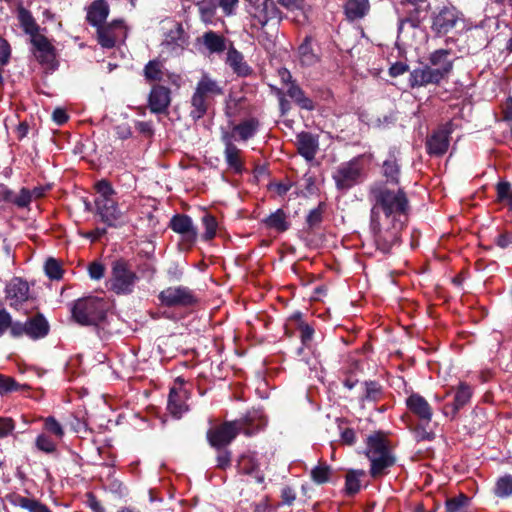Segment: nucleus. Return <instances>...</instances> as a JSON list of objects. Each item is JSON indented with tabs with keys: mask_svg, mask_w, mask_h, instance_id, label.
I'll return each instance as SVG.
<instances>
[{
	"mask_svg": "<svg viewBox=\"0 0 512 512\" xmlns=\"http://www.w3.org/2000/svg\"><path fill=\"white\" fill-rule=\"evenodd\" d=\"M373 201L370 215V228L378 250L389 253L398 243L400 233L410 210L409 200L401 188L392 190L385 185L370 189Z\"/></svg>",
	"mask_w": 512,
	"mask_h": 512,
	"instance_id": "1",
	"label": "nucleus"
},
{
	"mask_svg": "<svg viewBox=\"0 0 512 512\" xmlns=\"http://www.w3.org/2000/svg\"><path fill=\"white\" fill-rule=\"evenodd\" d=\"M264 423L257 412H248L243 418L234 421H225L207 431V440L215 449L227 448L239 433L247 436L255 434Z\"/></svg>",
	"mask_w": 512,
	"mask_h": 512,
	"instance_id": "2",
	"label": "nucleus"
},
{
	"mask_svg": "<svg viewBox=\"0 0 512 512\" xmlns=\"http://www.w3.org/2000/svg\"><path fill=\"white\" fill-rule=\"evenodd\" d=\"M365 454L371 462L370 475L374 479L385 475L386 470L395 464V457L391 454L387 439L382 432H375L368 436Z\"/></svg>",
	"mask_w": 512,
	"mask_h": 512,
	"instance_id": "3",
	"label": "nucleus"
},
{
	"mask_svg": "<svg viewBox=\"0 0 512 512\" xmlns=\"http://www.w3.org/2000/svg\"><path fill=\"white\" fill-rule=\"evenodd\" d=\"M108 308L105 299L89 296L75 301L71 314L73 320L82 326H97L105 320Z\"/></svg>",
	"mask_w": 512,
	"mask_h": 512,
	"instance_id": "4",
	"label": "nucleus"
},
{
	"mask_svg": "<svg viewBox=\"0 0 512 512\" xmlns=\"http://www.w3.org/2000/svg\"><path fill=\"white\" fill-rule=\"evenodd\" d=\"M94 188L98 193L95 199L96 213L101 221L110 227H115L122 217V212L114 199L116 194L111 183L102 179L95 183Z\"/></svg>",
	"mask_w": 512,
	"mask_h": 512,
	"instance_id": "5",
	"label": "nucleus"
},
{
	"mask_svg": "<svg viewBox=\"0 0 512 512\" xmlns=\"http://www.w3.org/2000/svg\"><path fill=\"white\" fill-rule=\"evenodd\" d=\"M224 94L223 87L218 81L212 79L209 75L204 74L198 81L195 91L191 97V117L199 119L203 117L213 100L217 96Z\"/></svg>",
	"mask_w": 512,
	"mask_h": 512,
	"instance_id": "6",
	"label": "nucleus"
},
{
	"mask_svg": "<svg viewBox=\"0 0 512 512\" xmlns=\"http://www.w3.org/2000/svg\"><path fill=\"white\" fill-rule=\"evenodd\" d=\"M137 280L138 276L127 260L119 258L112 262L110 289L113 292L118 295L130 294Z\"/></svg>",
	"mask_w": 512,
	"mask_h": 512,
	"instance_id": "7",
	"label": "nucleus"
},
{
	"mask_svg": "<svg viewBox=\"0 0 512 512\" xmlns=\"http://www.w3.org/2000/svg\"><path fill=\"white\" fill-rule=\"evenodd\" d=\"M362 171L363 167L360 162V157H355L348 162L342 163L332 176L336 188L340 191L351 189L360 182Z\"/></svg>",
	"mask_w": 512,
	"mask_h": 512,
	"instance_id": "8",
	"label": "nucleus"
},
{
	"mask_svg": "<svg viewBox=\"0 0 512 512\" xmlns=\"http://www.w3.org/2000/svg\"><path fill=\"white\" fill-rule=\"evenodd\" d=\"M50 325L43 314L37 313L28 318L26 322L16 321L12 326L11 335L13 337L28 336L32 340H38L49 334Z\"/></svg>",
	"mask_w": 512,
	"mask_h": 512,
	"instance_id": "9",
	"label": "nucleus"
},
{
	"mask_svg": "<svg viewBox=\"0 0 512 512\" xmlns=\"http://www.w3.org/2000/svg\"><path fill=\"white\" fill-rule=\"evenodd\" d=\"M158 299L165 307H190L198 303L193 290L186 286H171L162 290Z\"/></svg>",
	"mask_w": 512,
	"mask_h": 512,
	"instance_id": "10",
	"label": "nucleus"
},
{
	"mask_svg": "<svg viewBox=\"0 0 512 512\" xmlns=\"http://www.w3.org/2000/svg\"><path fill=\"white\" fill-rule=\"evenodd\" d=\"M252 18L251 27L263 28L270 21L276 20L277 24L282 20V12L273 0H264L261 4L254 5L250 11Z\"/></svg>",
	"mask_w": 512,
	"mask_h": 512,
	"instance_id": "11",
	"label": "nucleus"
},
{
	"mask_svg": "<svg viewBox=\"0 0 512 512\" xmlns=\"http://www.w3.org/2000/svg\"><path fill=\"white\" fill-rule=\"evenodd\" d=\"M30 42L33 46V54L37 61L41 65L46 66L51 70H55L58 67L56 49L49 39L45 35L40 34L35 38L30 39Z\"/></svg>",
	"mask_w": 512,
	"mask_h": 512,
	"instance_id": "12",
	"label": "nucleus"
},
{
	"mask_svg": "<svg viewBox=\"0 0 512 512\" xmlns=\"http://www.w3.org/2000/svg\"><path fill=\"white\" fill-rule=\"evenodd\" d=\"M458 19V11L454 7L443 6L434 13L431 29L437 35H445L456 26Z\"/></svg>",
	"mask_w": 512,
	"mask_h": 512,
	"instance_id": "13",
	"label": "nucleus"
},
{
	"mask_svg": "<svg viewBox=\"0 0 512 512\" xmlns=\"http://www.w3.org/2000/svg\"><path fill=\"white\" fill-rule=\"evenodd\" d=\"M472 397V388L465 382H460L456 388L454 400L452 403H447L442 408V413L450 420H455L458 412L465 407Z\"/></svg>",
	"mask_w": 512,
	"mask_h": 512,
	"instance_id": "14",
	"label": "nucleus"
},
{
	"mask_svg": "<svg viewBox=\"0 0 512 512\" xmlns=\"http://www.w3.org/2000/svg\"><path fill=\"white\" fill-rule=\"evenodd\" d=\"M407 409L420 423L429 424L432 420L433 409L428 401L418 393H412L406 399Z\"/></svg>",
	"mask_w": 512,
	"mask_h": 512,
	"instance_id": "15",
	"label": "nucleus"
},
{
	"mask_svg": "<svg viewBox=\"0 0 512 512\" xmlns=\"http://www.w3.org/2000/svg\"><path fill=\"white\" fill-rule=\"evenodd\" d=\"M450 130H431L427 133L425 146L427 153L431 156L444 155L450 145Z\"/></svg>",
	"mask_w": 512,
	"mask_h": 512,
	"instance_id": "16",
	"label": "nucleus"
},
{
	"mask_svg": "<svg viewBox=\"0 0 512 512\" xmlns=\"http://www.w3.org/2000/svg\"><path fill=\"white\" fill-rule=\"evenodd\" d=\"M443 80L439 70H433L429 65H422L410 72L409 83L412 88L439 84Z\"/></svg>",
	"mask_w": 512,
	"mask_h": 512,
	"instance_id": "17",
	"label": "nucleus"
},
{
	"mask_svg": "<svg viewBox=\"0 0 512 512\" xmlns=\"http://www.w3.org/2000/svg\"><path fill=\"white\" fill-rule=\"evenodd\" d=\"M221 139L225 145L224 156L228 169L235 174H242L245 166L241 149L232 143L231 138H228L227 135H222Z\"/></svg>",
	"mask_w": 512,
	"mask_h": 512,
	"instance_id": "18",
	"label": "nucleus"
},
{
	"mask_svg": "<svg viewBox=\"0 0 512 512\" xmlns=\"http://www.w3.org/2000/svg\"><path fill=\"white\" fill-rule=\"evenodd\" d=\"M6 299L11 307H18L29 299V285L21 278H13L6 286Z\"/></svg>",
	"mask_w": 512,
	"mask_h": 512,
	"instance_id": "19",
	"label": "nucleus"
},
{
	"mask_svg": "<svg viewBox=\"0 0 512 512\" xmlns=\"http://www.w3.org/2000/svg\"><path fill=\"white\" fill-rule=\"evenodd\" d=\"M319 149L318 135L302 131L297 135L298 153L308 162L314 160Z\"/></svg>",
	"mask_w": 512,
	"mask_h": 512,
	"instance_id": "20",
	"label": "nucleus"
},
{
	"mask_svg": "<svg viewBox=\"0 0 512 512\" xmlns=\"http://www.w3.org/2000/svg\"><path fill=\"white\" fill-rule=\"evenodd\" d=\"M169 227L176 233L181 234L185 239L194 243L197 239V229L194 227L191 217L185 214H176L171 220Z\"/></svg>",
	"mask_w": 512,
	"mask_h": 512,
	"instance_id": "21",
	"label": "nucleus"
},
{
	"mask_svg": "<svg viewBox=\"0 0 512 512\" xmlns=\"http://www.w3.org/2000/svg\"><path fill=\"white\" fill-rule=\"evenodd\" d=\"M187 399L188 392L186 389H177L175 387L171 388L168 397L167 409L174 418L179 419L188 411V405L186 404Z\"/></svg>",
	"mask_w": 512,
	"mask_h": 512,
	"instance_id": "22",
	"label": "nucleus"
},
{
	"mask_svg": "<svg viewBox=\"0 0 512 512\" xmlns=\"http://www.w3.org/2000/svg\"><path fill=\"white\" fill-rule=\"evenodd\" d=\"M425 3V6L422 5L423 3L410 4L412 8L407 10L404 18L399 19V32L402 31L406 24H409L412 28L420 27L430 9V3L428 1Z\"/></svg>",
	"mask_w": 512,
	"mask_h": 512,
	"instance_id": "23",
	"label": "nucleus"
},
{
	"mask_svg": "<svg viewBox=\"0 0 512 512\" xmlns=\"http://www.w3.org/2000/svg\"><path fill=\"white\" fill-rule=\"evenodd\" d=\"M226 63L239 77H247L253 73V69L244 60L243 54L238 51L232 44L230 45L227 52Z\"/></svg>",
	"mask_w": 512,
	"mask_h": 512,
	"instance_id": "24",
	"label": "nucleus"
},
{
	"mask_svg": "<svg viewBox=\"0 0 512 512\" xmlns=\"http://www.w3.org/2000/svg\"><path fill=\"white\" fill-rule=\"evenodd\" d=\"M110 8L106 0H94L88 7L86 20L93 26L98 27L106 23Z\"/></svg>",
	"mask_w": 512,
	"mask_h": 512,
	"instance_id": "25",
	"label": "nucleus"
},
{
	"mask_svg": "<svg viewBox=\"0 0 512 512\" xmlns=\"http://www.w3.org/2000/svg\"><path fill=\"white\" fill-rule=\"evenodd\" d=\"M170 104V89L162 86L155 85L152 87L149 94V106L152 112H164Z\"/></svg>",
	"mask_w": 512,
	"mask_h": 512,
	"instance_id": "26",
	"label": "nucleus"
},
{
	"mask_svg": "<svg viewBox=\"0 0 512 512\" xmlns=\"http://www.w3.org/2000/svg\"><path fill=\"white\" fill-rule=\"evenodd\" d=\"M450 53L448 49H438L432 52L429 57L430 64L435 67L433 70H439L443 79L448 76L453 68V62L448 58Z\"/></svg>",
	"mask_w": 512,
	"mask_h": 512,
	"instance_id": "27",
	"label": "nucleus"
},
{
	"mask_svg": "<svg viewBox=\"0 0 512 512\" xmlns=\"http://www.w3.org/2000/svg\"><path fill=\"white\" fill-rule=\"evenodd\" d=\"M17 12L19 24L23 31L25 32V34L29 35L30 39H33L36 36L40 35V26L37 24L32 13L21 5L18 7Z\"/></svg>",
	"mask_w": 512,
	"mask_h": 512,
	"instance_id": "28",
	"label": "nucleus"
},
{
	"mask_svg": "<svg viewBox=\"0 0 512 512\" xmlns=\"http://www.w3.org/2000/svg\"><path fill=\"white\" fill-rule=\"evenodd\" d=\"M312 42V36L306 35L297 49L299 61L302 66L310 67L319 61V57L312 47Z\"/></svg>",
	"mask_w": 512,
	"mask_h": 512,
	"instance_id": "29",
	"label": "nucleus"
},
{
	"mask_svg": "<svg viewBox=\"0 0 512 512\" xmlns=\"http://www.w3.org/2000/svg\"><path fill=\"white\" fill-rule=\"evenodd\" d=\"M397 153L398 151L395 148L391 150L388 158L382 165L383 176L386 178L387 182L392 184L399 183L400 165L398 164Z\"/></svg>",
	"mask_w": 512,
	"mask_h": 512,
	"instance_id": "30",
	"label": "nucleus"
},
{
	"mask_svg": "<svg viewBox=\"0 0 512 512\" xmlns=\"http://www.w3.org/2000/svg\"><path fill=\"white\" fill-rule=\"evenodd\" d=\"M202 43L210 54H221L227 48L226 38L213 30H209L202 35Z\"/></svg>",
	"mask_w": 512,
	"mask_h": 512,
	"instance_id": "31",
	"label": "nucleus"
},
{
	"mask_svg": "<svg viewBox=\"0 0 512 512\" xmlns=\"http://www.w3.org/2000/svg\"><path fill=\"white\" fill-rule=\"evenodd\" d=\"M198 9L199 19L205 25L215 24L217 14V0H200L195 3Z\"/></svg>",
	"mask_w": 512,
	"mask_h": 512,
	"instance_id": "32",
	"label": "nucleus"
},
{
	"mask_svg": "<svg viewBox=\"0 0 512 512\" xmlns=\"http://www.w3.org/2000/svg\"><path fill=\"white\" fill-rule=\"evenodd\" d=\"M369 9V0H347L344 5V13L350 21L363 18L368 13Z\"/></svg>",
	"mask_w": 512,
	"mask_h": 512,
	"instance_id": "33",
	"label": "nucleus"
},
{
	"mask_svg": "<svg viewBox=\"0 0 512 512\" xmlns=\"http://www.w3.org/2000/svg\"><path fill=\"white\" fill-rule=\"evenodd\" d=\"M8 499L13 505L26 509L29 512H52L47 505L40 501L16 493L11 494Z\"/></svg>",
	"mask_w": 512,
	"mask_h": 512,
	"instance_id": "34",
	"label": "nucleus"
},
{
	"mask_svg": "<svg viewBox=\"0 0 512 512\" xmlns=\"http://www.w3.org/2000/svg\"><path fill=\"white\" fill-rule=\"evenodd\" d=\"M286 94L301 109L311 111L315 108L313 100L305 94L298 83H292V85L287 88Z\"/></svg>",
	"mask_w": 512,
	"mask_h": 512,
	"instance_id": "35",
	"label": "nucleus"
},
{
	"mask_svg": "<svg viewBox=\"0 0 512 512\" xmlns=\"http://www.w3.org/2000/svg\"><path fill=\"white\" fill-rule=\"evenodd\" d=\"M262 223L268 229H273L279 233L287 231L290 223L287 220V215L283 209H278L274 213L262 220Z\"/></svg>",
	"mask_w": 512,
	"mask_h": 512,
	"instance_id": "36",
	"label": "nucleus"
},
{
	"mask_svg": "<svg viewBox=\"0 0 512 512\" xmlns=\"http://www.w3.org/2000/svg\"><path fill=\"white\" fill-rule=\"evenodd\" d=\"M96 28L98 44L106 49L114 48L117 42L116 31L107 24H102Z\"/></svg>",
	"mask_w": 512,
	"mask_h": 512,
	"instance_id": "37",
	"label": "nucleus"
},
{
	"mask_svg": "<svg viewBox=\"0 0 512 512\" xmlns=\"http://www.w3.org/2000/svg\"><path fill=\"white\" fill-rule=\"evenodd\" d=\"M471 499L460 493L459 495L447 498L445 501V512H474L470 509Z\"/></svg>",
	"mask_w": 512,
	"mask_h": 512,
	"instance_id": "38",
	"label": "nucleus"
},
{
	"mask_svg": "<svg viewBox=\"0 0 512 512\" xmlns=\"http://www.w3.org/2000/svg\"><path fill=\"white\" fill-rule=\"evenodd\" d=\"M363 470H349L345 477V491L348 495H355L360 490V477L364 476Z\"/></svg>",
	"mask_w": 512,
	"mask_h": 512,
	"instance_id": "39",
	"label": "nucleus"
},
{
	"mask_svg": "<svg viewBox=\"0 0 512 512\" xmlns=\"http://www.w3.org/2000/svg\"><path fill=\"white\" fill-rule=\"evenodd\" d=\"M143 72L145 79L149 82L161 81L163 78L162 64L159 59L150 60Z\"/></svg>",
	"mask_w": 512,
	"mask_h": 512,
	"instance_id": "40",
	"label": "nucleus"
},
{
	"mask_svg": "<svg viewBox=\"0 0 512 512\" xmlns=\"http://www.w3.org/2000/svg\"><path fill=\"white\" fill-rule=\"evenodd\" d=\"M365 391L361 398L362 401L377 402L383 396L382 386L376 381H366L364 383Z\"/></svg>",
	"mask_w": 512,
	"mask_h": 512,
	"instance_id": "41",
	"label": "nucleus"
},
{
	"mask_svg": "<svg viewBox=\"0 0 512 512\" xmlns=\"http://www.w3.org/2000/svg\"><path fill=\"white\" fill-rule=\"evenodd\" d=\"M325 211V203L320 202L319 205L312 209L306 217V224L309 230H314L320 226L323 221Z\"/></svg>",
	"mask_w": 512,
	"mask_h": 512,
	"instance_id": "42",
	"label": "nucleus"
},
{
	"mask_svg": "<svg viewBox=\"0 0 512 512\" xmlns=\"http://www.w3.org/2000/svg\"><path fill=\"white\" fill-rule=\"evenodd\" d=\"M238 470L242 474L257 475L259 472V465L254 458L243 455L238 461Z\"/></svg>",
	"mask_w": 512,
	"mask_h": 512,
	"instance_id": "43",
	"label": "nucleus"
},
{
	"mask_svg": "<svg viewBox=\"0 0 512 512\" xmlns=\"http://www.w3.org/2000/svg\"><path fill=\"white\" fill-rule=\"evenodd\" d=\"M202 223L205 227V232L202 235V238L205 241H210L216 236L218 223L214 216L211 214H205L202 217Z\"/></svg>",
	"mask_w": 512,
	"mask_h": 512,
	"instance_id": "44",
	"label": "nucleus"
},
{
	"mask_svg": "<svg viewBox=\"0 0 512 512\" xmlns=\"http://www.w3.org/2000/svg\"><path fill=\"white\" fill-rule=\"evenodd\" d=\"M331 468L327 464H319L311 470V478L317 484H324L330 480Z\"/></svg>",
	"mask_w": 512,
	"mask_h": 512,
	"instance_id": "45",
	"label": "nucleus"
},
{
	"mask_svg": "<svg viewBox=\"0 0 512 512\" xmlns=\"http://www.w3.org/2000/svg\"><path fill=\"white\" fill-rule=\"evenodd\" d=\"M44 429L58 440H62L65 434L63 426L53 416L44 419Z\"/></svg>",
	"mask_w": 512,
	"mask_h": 512,
	"instance_id": "46",
	"label": "nucleus"
},
{
	"mask_svg": "<svg viewBox=\"0 0 512 512\" xmlns=\"http://www.w3.org/2000/svg\"><path fill=\"white\" fill-rule=\"evenodd\" d=\"M497 201H507L512 210V187L508 181H500L496 185Z\"/></svg>",
	"mask_w": 512,
	"mask_h": 512,
	"instance_id": "47",
	"label": "nucleus"
},
{
	"mask_svg": "<svg viewBox=\"0 0 512 512\" xmlns=\"http://www.w3.org/2000/svg\"><path fill=\"white\" fill-rule=\"evenodd\" d=\"M45 273L52 280H60L63 275V270L60 263L54 258H48L45 262Z\"/></svg>",
	"mask_w": 512,
	"mask_h": 512,
	"instance_id": "48",
	"label": "nucleus"
},
{
	"mask_svg": "<svg viewBox=\"0 0 512 512\" xmlns=\"http://www.w3.org/2000/svg\"><path fill=\"white\" fill-rule=\"evenodd\" d=\"M495 494L498 497H507L512 494V476L506 475L497 481Z\"/></svg>",
	"mask_w": 512,
	"mask_h": 512,
	"instance_id": "49",
	"label": "nucleus"
},
{
	"mask_svg": "<svg viewBox=\"0 0 512 512\" xmlns=\"http://www.w3.org/2000/svg\"><path fill=\"white\" fill-rule=\"evenodd\" d=\"M35 446L38 450L47 453L52 454L56 451V443L46 434H40L36 438Z\"/></svg>",
	"mask_w": 512,
	"mask_h": 512,
	"instance_id": "50",
	"label": "nucleus"
},
{
	"mask_svg": "<svg viewBox=\"0 0 512 512\" xmlns=\"http://www.w3.org/2000/svg\"><path fill=\"white\" fill-rule=\"evenodd\" d=\"M216 456V468L220 470H226L231 466L232 453L227 448H219Z\"/></svg>",
	"mask_w": 512,
	"mask_h": 512,
	"instance_id": "51",
	"label": "nucleus"
},
{
	"mask_svg": "<svg viewBox=\"0 0 512 512\" xmlns=\"http://www.w3.org/2000/svg\"><path fill=\"white\" fill-rule=\"evenodd\" d=\"M255 130H224L222 135H227L231 138L232 143L246 142L253 137Z\"/></svg>",
	"mask_w": 512,
	"mask_h": 512,
	"instance_id": "52",
	"label": "nucleus"
},
{
	"mask_svg": "<svg viewBox=\"0 0 512 512\" xmlns=\"http://www.w3.org/2000/svg\"><path fill=\"white\" fill-rule=\"evenodd\" d=\"M20 385L14 378L0 374V394L4 395L19 390Z\"/></svg>",
	"mask_w": 512,
	"mask_h": 512,
	"instance_id": "53",
	"label": "nucleus"
},
{
	"mask_svg": "<svg viewBox=\"0 0 512 512\" xmlns=\"http://www.w3.org/2000/svg\"><path fill=\"white\" fill-rule=\"evenodd\" d=\"M217 4L224 16L230 17L235 15L236 9L239 6V0H217Z\"/></svg>",
	"mask_w": 512,
	"mask_h": 512,
	"instance_id": "54",
	"label": "nucleus"
},
{
	"mask_svg": "<svg viewBox=\"0 0 512 512\" xmlns=\"http://www.w3.org/2000/svg\"><path fill=\"white\" fill-rule=\"evenodd\" d=\"M32 201V193L27 188H22L19 192V194H16L14 205H16L19 208H25L27 207L30 202Z\"/></svg>",
	"mask_w": 512,
	"mask_h": 512,
	"instance_id": "55",
	"label": "nucleus"
},
{
	"mask_svg": "<svg viewBox=\"0 0 512 512\" xmlns=\"http://www.w3.org/2000/svg\"><path fill=\"white\" fill-rule=\"evenodd\" d=\"M11 57V47L9 42L0 36V65L6 66Z\"/></svg>",
	"mask_w": 512,
	"mask_h": 512,
	"instance_id": "56",
	"label": "nucleus"
},
{
	"mask_svg": "<svg viewBox=\"0 0 512 512\" xmlns=\"http://www.w3.org/2000/svg\"><path fill=\"white\" fill-rule=\"evenodd\" d=\"M298 330L300 331V338L304 345H307L313 338L314 329L306 322L300 321L298 324Z\"/></svg>",
	"mask_w": 512,
	"mask_h": 512,
	"instance_id": "57",
	"label": "nucleus"
},
{
	"mask_svg": "<svg viewBox=\"0 0 512 512\" xmlns=\"http://www.w3.org/2000/svg\"><path fill=\"white\" fill-rule=\"evenodd\" d=\"M14 323L15 322L12 321L11 315L5 309H0V337L8 329L11 331Z\"/></svg>",
	"mask_w": 512,
	"mask_h": 512,
	"instance_id": "58",
	"label": "nucleus"
},
{
	"mask_svg": "<svg viewBox=\"0 0 512 512\" xmlns=\"http://www.w3.org/2000/svg\"><path fill=\"white\" fill-rule=\"evenodd\" d=\"M89 276L94 280H100L104 277L105 266L97 261L92 262L88 267Z\"/></svg>",
	"mask_w": 512,
	"mask_h": 512,
	"instance_id": "59",
	"label": "nucleus"
},
{
	"mask_svg": "<svg viewBox=\"0 0 512 512\" xmlns=\"http://www.w3.org/2000/svg\"><path fill=\"white\" fill-rule=\"evenodd\" d=\"M15 428V422L9 417H0V438L8 436Z\"/></svg>",
	"mask_w": 512,
	"mask_h": 512,
	"instance_id": "60",
	"label": "nucleus"
},
{
	"mask_svg": "<svg viewBox=\"0 0 512 512\" xmlns=\"http://www.w3.org/2000/svg\"><path fill=\"white\" fill-rule=\"evenodd\" d=\"M86 504L93 512H105V508L93 492L85 494Z\"/></svg>",
	"mask_w": 512,
	"mask_h": 512,
	"instance_id": "61",
	"label": "nucleus"
},
{
	"mask_svg": "<svg viewBox=\"0 0 512 512\" xmlns=\"http://www.w3.org/2000/svg\"><path fill=\"white\" fill-rule=\"evenodd\" d=\"M52 120L57 126L65 125L69 120V115L64 108L57 107L52 112Z\"/></svg>",
	"mask_w": 512,
	"mask_h": 512,
	"instance_id": "62",
	"label": "nucleus"
},
{
	"mask_svg": "<svg viewBox=\"0 0 512 512\" xmlns=\"http://www.w3.org/2000/svg\"><path fill=\"white\" fill-rule=\"evenodd\" d=\"M424 424L420 423L414 429L415 437L418 441H432L435 438V434L432 431H427Z\"/></svg>",
	"mask_w": 512,
	"mask_h": 512,
	"instance_id": "63",
	"label": "nucleus"
},
{
	"mask_svg": "<svg viewBox=\"0 0 512 512\" xmlns=\"http://www.w3.org/2000/svg\"><path fill=\"white\" fill-rule=\"evenodd\" d=\"M503 119L512 128V97L509 96L503 105Z\"/></svg>",
	"mask_w": 512,
	"mask_h": 512,
	"instance_id": "64",
	"label": "nucleus"
}]
</instances>
